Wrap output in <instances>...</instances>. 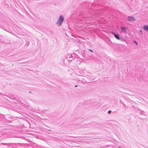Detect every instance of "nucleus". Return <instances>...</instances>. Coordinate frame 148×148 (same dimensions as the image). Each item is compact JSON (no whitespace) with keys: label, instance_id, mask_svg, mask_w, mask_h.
I'll return each mask as SVG.
<instances>
[{"label":"nucleus","instance_id":"f257e3e1","mask_svg":"<svg viewBox=\"0 0 148 148\" xmlns=\"http://www.w3.org/2000/svg\"><path fill=\"white\" fill-rule=\"evenodd\" d=\"M64 20V18L62 16L60 15V16L59 19L57 22V24L58 26H60Z\"/></svg>","mask_w":148,"mask_h":148},{"label":"nucleus","instance_id":"f03ea898","mask_svg":"<svg viewBox=\"0 0 148 148\" xmlns=\"http://www.w3.org/2000/svg\"><path fill=\"white\" fill-rule=\"evenodd\" d=\"M128 20L129 21H134L135 20L134 17L129 16L128 17Z\"/></svg>","mask_w":148,"mask_h":148},{"label":"nucleus","instance_id":"7ed1b4c3","mask_svg":"<svg viewBox=\"0 0 148 148\" xmlns=\"http://www.w3.org/2000/svg\"><path fill=\"white\" fill-rule=\"evenodd\" d=\"M121 31L126 33L127 32L126 30V28L125 27H121Z\"/></svg>","mask_w":148,"mask_h":148},{"label":"nucleus","instance_id":"20e7f679","mask_svg":"<svg viewBox=\"0 0 148 148\" xmlns=\"http://www.w3.org/2000/svg\"><path fill=\"white\" fill-rule=\"evenodd\" d=\"M143 28L145 31H148V25H144Z\"/></svg>","mask_w":148,"mask_h":148},{"label":"nucleus","instance_id":"39448f33","mask_svg":"<svg viewBox=\"0 0 148 148\" xmlns=\"http://www.w3.org/2000/svg\"><path fill=\"white\" fill-rule=\"evenodd\" d=\"M114 36L115 38L118 40H119L120 39V38L118 35L116 34H114Z\"/></svg>","mask_w":148,"mask_h":148},{"label":"nucleus","instance_id":"423d86ee","mask_svg":"<svg viewBox=\"0 0 148 148\" xmlns=\"http://www.w3.org/2000/svg\"><path fill=\"white\" fill-rule=\"evenodd\" d=\"M111 111L110 110H109L108 112V114H110V113H111Z\"/></svg>","mask_w":148,"mask_h":148},{"label":"nucleus","instance_id":"0eeeda50","mask_svg":"<svg viewBox=\"0 0 148 148\" xmlns=\"http://www.w3.org/2000/svg\"><path fill=\"white\" fill-rule=\"evenodd\" d=\"M134 42L135 43V44H136V45H138L136 41H134Z\"/></svg>","mask_w":148,"mask_h":148},{"label":"nucleus","instance_id":"6e6552de","mask_svg":"<svg viewBox=\"0 0 148 148\" xmlns=\"http://www.w3.org/2000/svg\"><path fill=\"white\" fill-rule=\"evenodd\" d=\"M89 51H90V52H93V51L92 50H90V49H89Z\"/></svg>","mask_w":148,"mask_h":148},{"label":"nucleus","instance_id":"1a4fd4ad","mask_svg":"<svg viewBox=\"0 0 148 148\" xmlns=\"http://www.w3.org/2000/svg\"><path fill=\"white\" fill-rule=\"evenodd\" d=\"M77 85H75V87H77Z\"/></svg>","mask_w":148,"mask_h":148},{"label":"nucleus","instance_id":"9d476101","mask_svg":"<svg viewBox=\"0 0 148 148\" xmlns=\"http://www.w3.org/2000/svg\"><path fill=\"white\" fill-rule=\"evenodd\" d=\"M29 93H32V92H31V91H29Z\"/></svg>","mask_w":148,"mask_h":148},{"label":"nucleus","instance_id":"9b49d317","mask_svg":"<svg viewBox=\"0 0 148 148\" xmlns=\"http://www.w3.org/2000/svg\"><path fill=\"white\" fill-rule=\"evenodd\" d=\"M72 137H74V138H76L77 137H73V136H72Z\"/></svg>","mask_w":148,"mask_h":148},{"label":"nucleus","instance_id":"f8f14e48","mask_svg":"<svg viewBox=\"0 0 148 148\" xmlns=\"http://www.w3.org/2000/svg\"><path fill=\"white\" fill-rule=\"evenodd\" d=\"M112 33L114 35V34H115L114 32H112Z\"/></svg>","mask_w":148,"mask_h":148},{"label":"nucleus","instance_id":"ddd939ff","mask_svg":"<svg viewBox=\"0 0 148 148\" xmlns=\"http://www.w3.org/2000/svg\"><path fill=\"white\" fill-rule=\"evenodd\" d=\"M140 32H142V31L141 30H140Z\"/></svg>","mask_w":148,"mask_h":148}]
</instances>
